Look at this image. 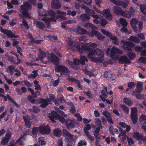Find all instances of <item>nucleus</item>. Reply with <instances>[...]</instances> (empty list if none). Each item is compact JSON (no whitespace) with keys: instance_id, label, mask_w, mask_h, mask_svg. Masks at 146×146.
I'll use <instances>...</instances> for the list:
<instances>
[{"instance_id":"nucleus-1","label":"nucleus","mask_w":146,"mask_h":146,"mask_svg":"<svg viewBox=\"0 0 146 146\" xmlns=\"http://www.w3.org/2000/svg\"><path fill=\"white\" fill-rule=\"evenodd\" d=\"M39 51V54L38 55V58L36 59V61H38L39 60H42L46 56L48 61L43 62V63L51 62L56 65L59 64V59L53 53L49 54L48 52H45L42 50H40Z\"/></svg>"},{"instance_id":"nucleus-2","label":"nucleus","mask_w":146,"mask_h":146,"mask_svg":"<svg viewBox=\"0 0 146 146\" xmlns=\"http://www.w3.org/2000/svg\"><path fill=\"white\" fill-rule=\"evenodd\" d=\"M87 56L92 61L95 62H102L104 59L103 51L99 48L90 51Z\"/></svg>"},{"instance_id":"nucleus-3","label":"nucleus","mask_w":146,"mask_h":146,"mask_svg":"<svg viewBox=\"0 0 146 146\" xmlns=\"http://www.w3.org/2000/svg\"><path fill=\"white\" fill-rule=\"evenodd\" d=\"M83 26L87 29H89L90 28L92 29L91 33L88 34V35L91 37H93L94 36H95L99 40H103L104 38L105 37L103 36L98 31H94L95 29H97V28L94 25L88 22L84 23Z\"/></svg>"},{"instance_id":"nucleus-4","label":"nucleus","mask_w":146,"mask_h":146,"mask_svg":"<svg viewBox=\"0 0 146 146\" xmlns=\"http://www.w3.org/2000/svg\"><path fill=\"white\" fill-rule=\"evenodd\" d=\"M116 53L121 54L123 53V52L114 46H113L111 48H108L106 50V54L110 56L114 60H117L118 58V55Z\"/></svg>"},{"instance_id":"nucleus-5","label":"nucleus","mask_w":146,"mask_h":146,"mask_svg":"<svg viewBox=\"0 0 146 146\" xmlns=\"http://www.w3.org/2000/svg\"><path fill=\"white\" fill-rule=\"evenodd\" d=\"M56 13L52 10H48L47 11V16H48L50 17V18H48V17H45L42 18V20L45 22L46 24L47 25V27H50V25L48 24H50V23L51 21L55 22L57 19L56 16H55Z\"/></svg>"},{"instance_id":"nucleus-6","label":"nucleus","mask_w":146,"mask_h":146,"mask_svg":"<svg viewBox=\"0 0 146 146\" xmlns=\"http://www.w3.org/2000/svg\"><path fill=\"white\" fill-rule=\"evenodd\" d=\"M130 25L136 33L141 32L143 29L142 22L139 21L135 18H134L131 21Z\"/></svg>"},{"instance_id":"nucleus-7","label":"nucleus","mask_w":146,"mask_h":146,"mask_svg":"<svg viewBox=\"0 0 146 146\" xmlns=\"http://www.w3.org/2000/svg\"><path fill=\"white\" fill-rule=\"evenodd\" d=\"M97 44H96L89 42L86 43L84 45H81V48H80L79 46H76L78 52L80 54H83L84 52V50L88 51L91 49V48H95L97 47Z\"/></svg>"},{"instance_id":"nucleus-8","label":"nucleus","mask_w":146,"mask_h":146,"mask_svg":"<svg viewBox=\"0 0 146 146\" xmlns=\"http://www.w3.org/2000/svg\"><path fill=\"white\" fill-rule=\"evenodd\" d=\"M31 7V5L27 1H24L23 5H21L20 11L24 17L30 18L29 14L27 12Z\"/></svg>"},{"instance_id":"nucleus-9","label":"nucleus","mask_w":146,"mask_h":146,"mask_svg":"<svg viewBox=\"0 0 146 146\" xmlns=\"http://www.w3.org/2000/svg\"><path fill=\"white\" fill-rule=\"evenodd\" d=\"M48 117L53 123L56 122L54 120V118L56 119H58L63 123H65L66 122L64 118L61 116L55 111L51 112V113L48 115Z\"/></svg>"},{"instance_id":"nucleus-10","label":"nucleus","mask_w":146,"mask_h":146,"mask_svg":"<svg viewBox=\"0 0 146 146\" xmlns=\"http://www.w3.org/2000/svg\"><path fill=\"white\" fill-rule=\"evenodd\" d=\"M67 44L69 46L70 48L72 50H75L77 49L76 46H79L81 48L82 43L77 42H73L72 39L70 38H67L66 40Z\"/></svg>"},{"instance_id":"nucleus-11","label":"nucleus","mask_w":146,"mask_h":146,"mask_svg":"<svg viewBox=\"0 0 146 146\" xmlns=\"http://www.w3.org/2000/svg\"><path fill=\"white\" fill-rule=\"evenodd\" d=\"M137 110L136 108L133 107L131 109V117L133 123L136 124L137 121Z\"/></svg>"},{"instance_id":"nucleus-12","label":"nucleus","mask_w":146,"mask_h":146,"mask_svg":"<svg viewBox=\"0 0 146 146\" xmlns=\"http://www.w3.org/2000/svg\"><path fill=\"white\" fill-rule=\"evenodd\" d=\"M40 132L42 135H47L50 133V127L48 125H42L39 126Z\"/></svg>"},{"instance_id":"nucleus-13","label":"nucleus","mask_w":146,"mask_h":146,"mask_svg":"<svg viewBox=\"0 0 146 146\" xmlns=\"http://www.w3.org/2000/svg\"><path fill=\"white\" fill-rule=\"evenodd\" d=\"M121 42L124 44V46H122V47L123 49L125 51L130 50H131V48L129 46L133 47L135 45L134 44L133 42H128L123 40H121Z\"/></svg>"},{"instance_id":"nucleus-14","label":"nucleus","mask_w":146,"mask_h":146,"mask_svg":"<svg viewBox=\"0 0 146 146\" xmlns=\"http://www.w3.org/2000/svg\"><path fill=\"white\" fill-rule=\"evenodd\" d=\"M73 30L76 33L80 35L88 34V32L85 29L81 28L79 26L75 28H74Z\"/></svg>"},{"instance_id":"nucleus-15","label":"nucleus","mask_w":146,"mask_h":146,"mask_svg":"<svg viewBox=\"0 0 146 146\" xmlns=\"http://www.w3.org/2000/svg\"><path fill=\"white\" fill-rule=\"evenodd\" d=\"M33 23L37 27L41 29L44 31H46L45 26L42 22L37 21L35 20Z\"/></svg>"},{"instance_id":"nucleus-16","label":"nucleus","mask_w":146,"mask_h":146,"mask_svg":"<svg viewBox=\"0 0 146 146\" xmlns=\"http://www.w3.org/2000/svg\"><path fill=\"white\" fill-rule=\"evenodd\" d=\"M100 13L106 17V18L109 20H111L112 19V16L110 13L109 9H105L103 11H101Z\"/></svg>"},{"instance_id":"nucleus-17","label":"nucleus","mask_w":146,"mask_h":146,"mask_svg":"<svg viewBox=\"0 0 146 146\" xmlns=\"http://www.w3.org/2000/svg\"><path fill=\"white\" fill-rule=\"evenodd\" d=\"M23 119L25 123V125L28 128H29L31 125V123L30 122L29 119H31V118L28 115H24Z\"/></svg>"},{"instance_id":"nucleus-18","label":"nucleus","mask_w":146,"mask_h":146,"mask_svg":"<svg viewBox=\"0 0 146 146\" xmlns=\"http://www.w3.org/2000/svg\"><path fill=\"white\" fill-rule=\"evenodd\" d=\"M52 8L54 9L60 8L61 6L59 1L58 0H53L51 3Z\"/></svg>"},{"instance_id":"nucleus-19","label":"nucleus","mask_w":146,"mask_h":146,"mask_svg":"<svg viewBox=\"0 0 146 146\" xmlns=\"http://www.w3.org/2000/svg\"><path fill=\"white\" fill-rule=\"evenodd\" d=\"M1 31L6 35L9 37L12 38H17L13 33L11 31L6 29L4 30L3 29H1Z\"/></svg>"},{"instance_id":"nucleus-20","label":"nucleus","mask_w":146,"mask_h":146,"mask_svg":"<svg viewBox=\"0 0 146 146\" xmlns=\"http://www.w3.org/2000/svg\"><path fill=\"white\" fill-rule=\"evenodd\" d=\"M119 61L121 64H128L130 63V61L128 58L125 56H121L119 58Z\"/></svg>"},{"instance_id":"nucleus-21","label":"nucleus","mask_w":146,"mask_h":146,"mask_svg":"<svg viewBox=\"0 0 146 146\" xmlns=\"http://www.w3.org/2000/svg\"><path fill=\"white\" fill-rule=\"evenodd\" d=\"M113 13L117 15H120L123 10L121 8L117 6H114L113 8Z\"/></svg>"},{"instance_id":"nucleus-22","label":"nucleus","mask_w":146,"mask_h":146,"mask_svg":"<svg viewBox=\"0 0 146 146\" xmlns=\"http://www.w3.org/2000/svg\"><path fill=\"white\" fill-rule=\"evenodd\" d=\"M66 125L68 129H72L75 126V122L72 120H68L66 123Z\"/></svg>"},{"instance_id":"nucleus-23","label":"nucleus","mask_w":146,"mask_h":146,"mask_svg":"<svg viewBox=\"0 0 146 146\" xmlns=\"http://www.w3.org/2000/svg\"><path fill=\"white\" fill-rule=\"evenodd\" d=\"M118 124L122 128H126L125 131L126 132L129 131L131 129V127L129 125H128L124 122H121L118 123Z\"/></svg>"},{"instance_id":"nucleus-24","label":"nucleus","mask_w":146,"mask_h":146,"mask_svg":"<svg viewBox=\"0 0 146 146\" xmlns=\"http://www.w3.org/2000/svg\"><path fill=\"white\" fill-rule=\"evenodd\" d=\"M104 77L107 79L110 80H114L116 78L115 75L113 74H111L108 72L105 73L104 74Z\"/></svg>"},{"instance_id":"nucleus-25","label":"nucleus","mask_w":146,"mask_h":146,"mask_svg":"<svg viewBox=\"0 0 146 146\" xmlns=\"http://www.w3.org/2000/svg\"><path fill=\"white\" fill-rule=\"evenodd\" d=\"M40 102L41 104L40 106L42 108H44L48 104H50V100L48 98H47L46 100L44 99H40Z\"/></svg>"},{"instance_id":"nucleus-26","label":"nucleus","mask_w":146,"mask_h":146,"mask_svg":"<svg viewBox=\"0 0 146 146\" xmlns=\"http://www.w3.org/2000/svg\"><path fill=\"white\" fill-rule=\"evenodd\" d=\"M26 138L24 136H22L19 139L15 142V145L19 143L20 145H23L25 144L24 141L25 140Z\"/></svg>"},{"instance_id":"nucleus-27","label":"nucleus","mask_w":146,"mask_h":146,"mask_svg":"<svg viewBox=\"0 0 146 146\" xmlns=\"http://www.w3.org/2000/svg\"><path fill=\"white\" fill-rule=\"evenodd\" d=\"M63 135L65 138L67 140L71 139L72 138V135L70 133L68 132L67 130L64 129L63 130Z\"/></svg>"},{"instance_id":"nucleus-28","label":"nucleus","mask_w":146,"mask_h":146,"mask_svg":"<svg viewBox=\"0 0 146 146\" xmlns=\"http://www.w3.org/2000/svg\"><path fill=\"white\" fill-rule=\"evenodd\" d=\"M123 102L125 104L128 106H131L133 105V101L129 98H124L123 99Z\"/></svg>"},{"instance_id":"nucleus-29","label":"nucleus","mask_w":146,"mask_h":146,"mask_svg":"<svg viewBox=\"0 0 146 146\" xmlns=\"http://www.w3.org/2000/svg\"><path fill=\"white\" fill-rule=\"evenodd\" d=\"M109 37L112 40V42L113 44L115 45H118L119 44V41L118 40L117 38L115 36L112 35L111 34Z\"/></svg>"},{"instance_id":"nucleus-30","label":"nucleus","mask_w":146,"mask_h":146,"mask_svg":"<svg viewBox=\"0 0 146 146\" xmlns=\"http://www.w3.org/2000/svg\"><path fill=\"white\" fill-rule=\"evenodd\" d=\"M80 18L83 21H87L90 19V17L86 12L85 14L82 15L80 17Z\"/></svg>"},{"instance_id":"nucleus-31","label":"nucleus","mask_w":146,"mask_h":146,"mask_svg":"<svg viewBox=\"0 0 146 146\" xmlns=\"http://www.w3.org/2000/svg\"><path fill=\"white\" fill-rule=\"evenodd\" d=\"M53 134L56 136L60 137L62 135V132L61 130L59 128H56L53 130Z\"/></svg>"},{"instance_id":"nucleus-32","label":"nucleus","mask_w":146,"mask_h":146,"mask_svg":"<svg viewBox=\"0 0 146 146\" xmlns=\"http://www.w3.org/2000/svg\"><path fill=\"white\" fill-rule=\"evenodd\" d=\"M15 67L13 66H10L7 67L6 70V72L9 73L13 75V70Z\"/></svg>"},{"instance_id":"nucleus-33","label":"nucleus","mask_w":146,"mask_h":146,"mask_svg":"<svg viewBox=\"0 0 146 146\" xmlns=\"http://www.w3.org/2000/svg\"><path fill=\"white\" fill-rule=\"evenodd\" d=\"M127 40L133 41L136 43H139L140 42V40L136 36H132L129 37Z\"/></svg>"},{"instance_id":"nucleus-34","label":"nucleus","mask_w":146,"mask_h":146,"mask_svg":"<svg viewBox=\"0 0 146 146\" xmlns=\"http://www.w3.org/2000/svg\"><path fill=\"white\" fill-rule=\"evenodd\" d=\"M39 15L41 16L47 17V11L43 9H40L38 10Z\"/></svg>"},{"instance_id":"nucleus-35","label":"nucleus","mask_w":146,"mask_h":146,"mask_svg":"<svg viewBox=\"0 0 146 146\" xmlns=\"http://www.w3.org/2000/svg\"><path fill=\"white\" fill-rule=\"evenodd\" d=\"M133 137L137 139L141 140H142L143 135L141 134H139L138 132H136L134 133L133 135Z\"/></svg>"},{"instance_id":"nucleus-36","label":"nucleus","mask_w":146,"mask_h":146,"mask_svg":"<svg viewBox=\"0 0 146 146\" xmlns=\"http://www.w3.org/2000/svg\"><path fill=\"white\" fill-rule=\"evenodd\" d=\"M126 18H129L131 17V15L130 14L129 12L127 11H123L122 12L121 15Z\"/></svg>"},{"instance_id":"nucleus-37","label":"nucleus","mask_w":146,"mask_h":146,"mask_svg":"<svg viewBox=\"0 0 146 146\" xmlns=\"http://www.w3.org/2000/svg\"><path fill=\"white\" fill-rule=\"evenodd\" d=\"M142 89V84L141 82H138L137 85V88L135 89L136 92L137 93H139Z\"/></svg>"},{"instance_id":"nucleus-38","label":"nucleus","mask_w":146,"mask_h":146,"mask_svg":"<svg viewBox=\"0 0 146 146\" xmlns=\"http://www.w3.org/2000/svg\"><path fill=\"white\" fill-rule=\"evenodd\" d=\"M109 129L110 133L112 135H113L115 133L117 134L119 133L118 130L116 129H114L112 126L110 127Z\"/></svg>"},{"instance_id":"nucleus-39","label":"nucleus","mask_w":146,"mask_h":146,"mask_svg":"<svg viewBox=\"0 0 146 146\" xmlns=\"http://www.w3.org/2000/svg\"><path fill=\"white\" fill-rule=\"evenodd\" d=\"M92 17L95 18V19L93 20V21L94 23L98 24L100 23V19H101V18H99L96 15H92Z\"/></svg>"},{"instance_id":"nucleus-40","label":"nucleus","mask_w":146,"mask_h":146,"mask_svg":"<svg viewBox=\"0 0 146 146\" xmlns=\"http://www.w3.org/2000/svg\"><path fill=\"white\" fill-rule=\"evenodd\" d=\"M82 71H84L85 73L88 75L89 76H95L98 74V72H96L94 73H91L90 72L88 71L86 69L83 70L82 69Z\"/></svg>"},{"instance_id":"nucleus-41","label":"nucleus","mask_w":146,"mask_h":146,"mask_svg":"<svg viewBox=\"0 0 146 146\" xmlns=\"http://www.w3.org/2000/svg\"><path fill=\"white\" fill-rule=\"evenodd\" d=\"M85 9L90 16H92V15H93V14L95 13L94 11L92 10H90L88 7H85Z\"/></svg>"},{"instance_id":"nucleus-42","label":"nucleus","mask_w":146,"mask_h":146,"mask_svg":"<svg viewBox=\"0 0 146 146\" xmlns=\"http://www.w3.org/2000/svg\"><path fill=\"white\" fill-rule=\"evenodd\" d=\"M64 68H63V70L62 72H61V75H62L63 74L68 75L70 73V72L67 69V68L64 66Z\"/></svg>"},{"instance_id":"nucleus-43","label":"nucleus","mask_w":146,"mask_h":146,"mask_svg":"<svg viewBox=\"0 0 146 146\" xmlns=\"http://www.w3.org/2000/svg\"><path fill=\"white\" fill-rule=\"evenodd\" d=\"M120 106L122 109L125 113L127 114L128 113L129 111V108L128 107L123 105H121Z\"/></svg>"},{"instance_id":"nucleus-44","label":"nucleus","mask_w":146,"mask_h":146,"mask_svg":"<svg viewBox=\"0 0 146 146\" xmlns=\"http://www.w3.org/2000/svg\"><path fill=\"white\" fill-rule=\"evenodd\" d=\"M119 21L122 26L126 27L127 26L128 23L125 19L122 18H121L119 19Z\"/></svg>"},{"instance_id":"nucleus-45","label":"nucleus","mask_w":146,"mask_h":146,"mask_svg":"<svg viewBox=\"0 0 146 146\" xmlns=\"http://www.w3.org/2000/svg\"><path fill=\"white\" fill-rule=\"evenodd\" d=\"M39 131H40L39 127H35L32 129L31 132L33 135H36Z\"/></svg>"},{"instance_id":"nucleus-46","label":"nucleus","mask_w":146,"mask_h":146,"mask_svg":"<svg viewBox=\"0 0 146 146\" xmlns=\"http://www.w3.org/2000/svg\"><path fill=\"white\" fill-rule=\"evenodd\" d=\"M94 121L97 126L100 127L101 129L102 128L101 122L100 119L98 118H96L94 119Z\"/></svg>"},{"instance_id":"nucleus-47","label":"nucleus","mask_w":146,"mask_h":146,"mask_svg":"<svg viewBox=\"0 0 146 146\" xmlns=\"http://www.w3.org/2000/svg\"><path fill=\"white\" fill-rule=\"evenodd\" d=\"M141 10L144 14H146V5L144 4H142L140 5Z\"/></svg>"},{"instance_id":"nucleus-48","label":"nucleus","mask_w":146,"mask_h":146,"mask_svg":"<svg viewBox=\"0 0 146 146\" xmlns=\"http://www.w3.org/2000/svg\"><path fill=\"white\" fill-rule=\"evenodd\" d=\"M80 58L82 61L81 62V63L83 65L85 64L84 62L85 61L86 62L88 61V59L87 58L84 56L81 55L80 56Z\"/></svg>"},{"instance_id":"nucleus-49","label":"nucleus","mask_w":146,"mask_h":146,"mask_svg":"<svg viewBox=\"0 0 146 146\" xmlns=\"http://www.w3.org/2000/svg\"><path fill=\"white\" fill-rule=\"evenodd\" d=\"M64 68V66L62 65H60L57 66L55 68V71L57 72H62Z\"/></svg>"},{"instance_id":"nucleus-50","label":"nucleus","mask_w":146,"mask_h":146,"mask_svg":"<svg viewBox=\"0 0 146 146\" xmlns=\"http://www.w3.org/2000/svg\"><path fill=\"white\" fill-rule=\"evenodd\" d=\"M38 142L39 143L42 145H45L46 142L44 141V138L42 137H39L38 139Z\"/></svg>"},{"instance_id":"nucleus-51","label":"nucleus","mask_w":146,"mask_h":146,"mask_svg":"<svg viewBox=\"0 0 146 146\" xmlns=\"http://www.w3.org/2000/svg\"><path fill=\"white\" fill-rule=\"evenodd\" d=\"M55 110L59 113L60 115H61L62 116L64 117H67V115L66 114H65L62 111L60 110L58 108H55Z\"/></svg>"},{"instance_id":"nucleus-52","label":"nucleus","mask_w":146,"mask_h":146,"mask_svg":"<svg viewBox=\"0 0 146 146\" xmlns=\"http://www.w3.org/2000/svg\"><path fill=\"white\" fill-rule=\"evenodd\" d=\"M74 64L73 65L75 66H76V67H77L78 68V69L79 68H80L78 67V66H76V65H78L80 63H81V62L79 60L77 59H74Z\"/></svg>"},{"instance_id":"nucleus-53","label":"nucleus","mask_w":146,"mask_h":146,"mask_svg":"<svg viewBox=\"0 0 146 146\" xmlns=\"http://www.w3.org/2000/svg\"><path fill=\"white\" fill-rule=\"evenodd\" d=\"M123 26V27L121 28L120 30L121 31L126 33L130 34L131 33V31L130 30L128 31L127 28Z\"/></svg>"},{"instance_id":"nucleus-54","label":"nucleus","mask_w":146,"mask_h":146,"mask_svg":"<svg viewBox=\"0 0 146 146\" xmlns=\"http://www.w3.org/2000/svg\"><path fill=\"white\" fill-rule=\"evenodd\" d=\"M66 64H69L70 65V66L74 68L75 69H78V68L77 67H76V66H74L73 65L74 64V63L71 62L69 60H67L66 62Z\"/></svg>"},{"instance_id":"nucleus-55","label":"nucleus","mask_w":146,"mask_h":146,"mask_svg":"<svg viewBox=\"0 0 146 146\" xmlns=\"http://www.w3.org/2000/svg\"><path fill=\"white\" fill-rule=\"evenodd\" d=\"M102 114L107 119L111 116V114L110 113L106 111H103L102 112Z\"/></svg>"},{"instance_id":"nucleus-56","label":"nucleus","mask_w":146,"mask_h":146,"mask_svg":"<svg viewBox=\"0 0 146 146\" xmlns=\"http://www.w3.org/2000/svg\"><path fill=\"white\" fill-rule=\"evenodd\" d=\"M91 129V127L90 124L86 125V127L84 128V132L86 134L89 133L88 131L90 130Z\"/></svg>"},{"instance_id":"nucleus-57","label":"nucleus","mask_w":146,"mask_h":146,"mask_svg":"<svg viewBox=\"0 0 146 146\" xmlns=\"http://www.w3.org/2000/svg\"><path fill=\"white\" fill-rule=\"evenodd\" d=\"M139 121L141 122L145 121L144 123L146 121V115L143 114L141 115L140 117Z\"/></svg>"},{"instance_id":"nucleus-58","label":"nucleus","mask_w":146,"mask_h":146,"mask_svg":"<svg viewBox=\"0 0 146 146\" xmlns=\"http://www.w3.org/2000/svg\"><path fill=\"white\" fill-rule=\"evenodd\" d=\"M87 143L84 141L81 140L78 143V146H86Z\"/></svg>"},{"instance_id":"nucleus-59","label":"nucleus","mask_w":146,"mask_h":146,"mask_svg":"<svg viewBox=\"0 0 146 146\" xmlns=\"http://www.w3.org/2000/svg\"><path fill=\"white\" fill-rule=\"evenodd\" d=\"M127 55L129 58L131 60L135 58V54L133 52H130L127 54Z\"/></svg>"},{"instance_id":"nucleus-60","label":"nucleus","mask_w":146,"mask_h":146,"mask_svg":"<svg viewBox=\"0 0 146 146\" xmlns=\"http://www.w3.org/2000/svg\"><path fill=\"white\" fill-rule=\"evenodd\" d=\"M9 141L8 139H7L6 137H4L2 139L1 143L2 145H4L8 143Z\"/></svg>"},{"instance_id":"nucleus-61","label":"nucleus","mask_w":146,"mask_h":146,"mask_svg":"<svg viewBox=\"0 0 146 146\" xmlns=\"http://www.w3.org/2000/svg\"><path fill=\"white\" fill-rule=\"evenodd\" d=\"M33 74H31L29 77V78H34L36 77L37 75V74L36 71H33Z\"/></svg>"},{"instance_id":"nucleus-62","label":"nucleus","mask_w":146,"mask_h":146,"mask_svg":"<svg viewBox=\"0 0 146 146\" xmlns=\"http://www.w3.org/2000/svg\"><path fill=\"white\" fill-rule=\"evenodd\" d=\"M67 15H71L72 16H74L76 14V12L75 11H68L67 13Z\"/></svg>"},{"instance_id":"nucleus-63","label":"nucleus","mask_w":146,"mask_h":146,"mask_svg":"<svg viewBox=\"0 0 146 146\" xmlns=\"http://www.w3.org/2000/svg\"><path fill=\"white\" fill-rule=\"evenodd\" d=\"M78 39L80 41H83L86 42L87 40L86 38L84 36L78 37Z\"/></svg>"},{"instance_id":"nucleus-64","label":"nucleus","mask_w":146,"mask_h":146,"mask_svg":"<svg viewBox=\"0 0 146 146\" xmlns=\"http://www.w3.org/2000/svg\"><path fill=\"white\" fill-rule=\"evenodd\" d=\"M101 31L103 34L108 36H109L111 34L110 32L106 31L105 30L102 29L101 30Z\"/></svg>"}]
</instances>
